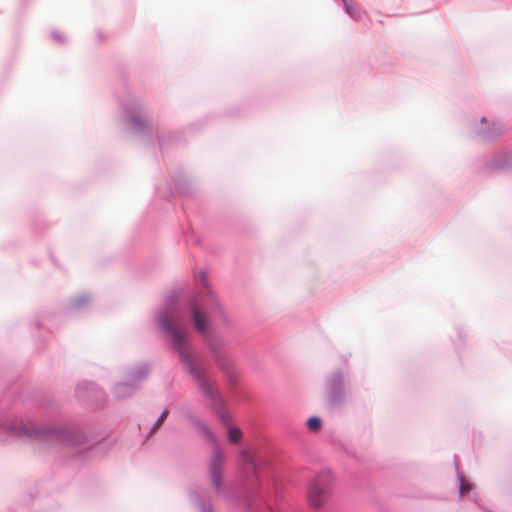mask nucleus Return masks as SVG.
<instances>
[{
  "label": "nucleus",
  "mask_w": 512,
  "mask_h": 512,
  "mask_svg": "<svg viewBox=\"0 0 512 512\" xmlns=\"http://www.w3.org/2000/svg\"><path fill=\"white\" fill-rule=\"evenodd\" d=\"M240 458H241L242 462L251 463L252 468H255V463L252 459V456L250 455V453L248 451H246V450L241 451Z\"/></svg>",
  "instance_id": "obj_8"
},
{
  "label": "nucleus",
  "mask_w": 512,
  "mask_h": 512,
  "mask_svg": "<svg viewBox=\"0 0 512 512\" xmlns=\"http://www.w3.org/2000/svg\"><path fill=\"white\" fill-rule=\"evenodd\" d=\"M330 493V482L327 477L315 478L309 486L307 499L310 506L319 508L328 499Z\"/></svg>",
  "instance_id": "obj_2"
},
{
  "label": "nucleus",
  "mask_w": 512,
  "mask_h": 512,
  "mask_svg": "<svg viewBox=\"0 0 512 512\" xmlns=\"http://www.w3.org/2000/svg\"><path fill=\"white\" fill-rule=\"evenodd\" d=\"M321 420L320 418L314 416V417H310L308 420H307V427L311 430V431H318L320 428H321Z\"/></svg>",
  "instance_id": "obj_7"
},
{
  "label": "nucleus",
  "mask_w": 512,
  "mask_h": 512,
  "mask_svg": "<svg viewBox=\"0 0 512 512\" xmlns=\"http://www.w3.org/2000/svg\"><path fill=\"white\" fill-rule=\"evenodd\" d=\"M146 120L145 119H141L139 117H133L131 118V123L134 127H142V126H145L146 125Z\"/></svg>",
  "instance_id": "obj_9"
},
{
  "label": "nucleus",
  "mask_w": 512,
  "mask_h": 512,
  "mask_svg": "<svg viewBox=\"0 0 512 512\" xmlns=\"http://www.w3.org/2000/svg\"><path fill=\"white\" fill-rule=\"evenodd\" d=\"M464 490H465V487L462 485V487H461V493H463V492H464Z\"/></svg>",
  "instance_id": "obj_13"
},
{
  "label": "nucleus",
  "mask_w": 512,
  "mask_h": 512,
  "mask_svg": "<svg viewBox=\"0 0 512 512\" xmlns=\"http://www.w3.org/2000/svg\"><path fill=\"white\" fill-rule=\"evenodd\" d=\"M223 463V454L219 449H216L210 460L209 471L211 475L212 484L217 489H219L221 486V472L223 468Z\"/></svg>",
  "instance_id": "obj_3"
},
{
  "label": "nucleus",
  "mask_w": 512,
  "mask_h": 512,
  "mask_svg": "<svg viewBox=\"0 0 512 512\" xmlns=\"http://www.w3.org/2000/svg\"><path fill=\"white\" fill-rule=\"evenodd\" d=\"M203 431L206 435L213 438L212 433L210 432V430L207 427H203Z\"/></svg>",
  "instance_id": "obj_11"
},
{
  "label": "nucleus",
  "mask_w": 512,
  "mask_h": 512,
  "mask_svg": "<svg viewBox=\"0 0 512 512\" xmlns=\"http://www.w3.org/2000/svg\"><path fill=\"white\" fill-rule=\"evenodd\" d=\"M159 321L162 328L171 336L181 361L185 364L189 373L197 380L201 391L209 397H214V390L211 383L204 377L203 372L197 367L188 351L187 335L186 332L178 326L177 317L172 313H164L160 316Z\"/></svg>",
  "instance_id": "obj_1"
},
{
  "label": "nucleus",
  "mask_w": 512,
  "mask_h": 512,
  "mask_svg": "<svg viewBox=\"0 0 512 512\" xmlns=\"http://www.w3.org/2000/svg\"><path fill=\"white\" fill-rule=\"evenodd\" d=\"M220 418L222 419V421L226 422L228 421V416L224 413H220Z\"/></svg>",
  "instance_id": "obj_12"
},
{
  "label": "nucleus",
  "mask_w": 512,
  "mask_h": 512,
  "mask_svg": "<svg viewBox=\"0 0 512 512\" xmlns=\"http://www.w3.org/2000/svg\"><path fill=\"white\" fill-rule=\"evenodd\" d=\"M167 414H168V411H167V410H165V411L161 414L160 418H159V419H158V421L156 422V424H155V426L153 427V430H152V431H155L156 429H158V428H159V426H160V425L163 423V421L166 419Z\"/></svg>",
  "instance_id": "obj_10"
},
{
  "label": "nucleus",
  "mask_w": 512,
  "mask_h": 512,
  "mask_svg": "<svg viewBox=\"0 0 512 512\" xmlns=\"http://www.w3.org/2000/svg\"><path fill=\"white\" fill-rule=\"evenodd\" d=\"M192 317L197 330L205 334L207 332L208 323L205 314L197 307H192Z\"/></svg>",
  "instance_id": "obj_4"
},
{
  "label": "nucleus",
  "mask_w": 512,
  "mask_h": 512,
  "mask_svg": "<svg viewBox=\"0 0 512 512\" xmlns=\"http://www.w3.org/2000/svg\"><path fill=\"white\" fill-rule=\"evenodd\" d=\"M227 436L231 443H238L242 438V432L237 427H229Z\"/></svg>",
  "instance_id": "obj_5"
},
{
  "label": "nucleus",
  "mask_w": 512,
  "mask_h": 512,
  "mask_svg": "<svg viewBox=\"0 0 512 512\" xmlns=\"http://www.w3.org/2000/svg\"><path fill=\"white\" fill-rule=\"evenodd\" d=\"M343 3L345 5L346 12L354 19H359L360 15L357 5L348 0L343 1Z\"/></svg>",
  "instance_id": "obj_6"
}]
</instances>
